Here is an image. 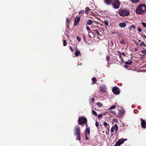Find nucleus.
Masks as SVG:
<instances>
[{"label":"nucleus","instance_id":"nucleus-1","mask_svg":"<svg viewBox=\"0 0 146 146\" xmlns=\"http://www.w3.org/2000/svg\"><path fill=\"white\" fill-rule=\"evenodd\" d=\"M146 10V7L143 4L139 5L136 10V12L138 14H143Z\"/></svg>","mask_w":146,"mask_h":146},{"label":"nucleus","instance_id":"nucleus-2","mask_svg":"<svg viewBox=\"0 0 146 146\" xmlns=\"http://www.w3.org/2000/svg\"><path fill=\"white\" fill-rule=\"evenodd\" d=\"M119 13L120 16L123 17L128 15L129 14V12L127 10L120 9L119 11Z\"/></svg>","mask_w":146,"mask_h":146},{"label":"nucleus","instance_id":"nucleus-3","mask_svg":"<svg viewBox=\"0 0 146 146\" xmlns=\"http://www.w3.org/2000/svg\"><path fill=\"white\" fill-rule=\"evenodd\" d=\"M80 129L79 126L78 125H77L74 129V134L77 136V137L79 141L80 140Z\"/></svg>","mask_w":146,"mask_h":146},{"label":"nucleus","instance_id":"nucleus-4","mask_svg":"<svg viewBox=\"0 0 146 146\" xmlns=\"http://www.w3.org/2000/svg\"><path fill=\"white\" fill-rule=\"evenodd\" d=\"M127 139L121 138L119 139L117 141L115 144L113 146H120V145L123 143L125 141H127Z\"/></svg>","mask_w":146,"mask_h":146},{"label":"nucleus","instance_id":"nucleus-5","mask_svg":"<svg viewBox=\"0 0 146 146\" xmlns=\"http://www.w3.org/2000/svg\"><path fill=\"white\" fill-rule=\"evenodd\" d=\"M78 121L79 125H82L84 123H86L87 122L86 119L84 117L79 118Z\"/></svg>","mask_w":146,"mask_h":146},{"label":"nucleus","instance_id":"nucleus-6","mask_svg":"<svg viewBox=\"0 0 146 146\" xmlns=\"http://www.w3.org/2000/svg\"><path fill=\"white\" fill-rule=\"evenodd\" d=\"M120 4V2L118 0H114V3L113 5L115 8L118 9L119 7Z\"/></svg>","mask_w":146,"mask_h":146},{"label":"nucleus","instance_id":"nucleus-7","mask_svg":"<svg viewBox=\"0 0 146 146\" xmlns=\"http://www.w3.org/2000/svg\"><path fill=\"white\" fill-rule=\"evenodd\" d=\"M112 91L115 95H118L120 93L119 90L117 87H113L112 89Z\"/></svg>","mask_w":146,"mask_h":146},{"label":"nucleus","instance_id":"nucleus-8","mask_svg":"<svg viewBox=\"0 0 146 146\" xmlns=\"http://www.w3.org/2000/svg\"><path fill=\"white\" fill-rule=\"evenodd\" d=\"M80 17H76L74 20V26H76L78 25L80 21Z\"/></svg>","mask_w":146,"mask_h":146},{"label":"nucleus","instance_id":"nucleus-9","mask_svg":"<svg viewBox=\"0 0 146 146\" xmlns=\"http://www.w3.org/2000/svg\"><path fill=\"white\" fill-rule=\"evenodd\" d=\"M141 126L142 128L145 129L146 127V122L142 118H141Z\"/></svg>","mask_w":146,"mask_h":146},{"label":"nucleus","instance_id":"nucleus-10","mask_svg":"<svg viewBox=\"0 0 146 146\" xmlns=\"http://www.w3.org/2000/svg\"><path fill=\"white\" fill-rule=\"evenodd\" d=\"M90 127H87L86 128V129L85 130V134H89L90 133Z\"/></svg>","mask_w":146,"mask_h":146},{"label":"nucleus","instance_id":"nucleus-11","mask_svg":"<svg viewBox=\"0 0 146 146\" xmlns=\"http://www.w3.org/2000/svg\"><path fill=\"white\" fill-rule=\"evenodd\" d=\"M80 51L78 50L77 49H76L75 52V56L78 57L80 55Z\"/></svg>","mask_w":146,"mask_h":146},{"label":"nucleus","instance_id":"nucleus-12","mask_svg":"<svg viewBox=\"0 0 146 146\" xmlns=\"http://www.w3.org/2000/svg\"><path fill=\"white\" fill-rule=\"evenodd\" d=\"M135 27L134 25H131L130 27H129V30L130 31H131L132 30L134 31L135 29Z\"/></svg>","mask_w":146,"mask_h":146},{"label":"nucleus","instance_id":"nucleus-13","mask_svg":"<svg viewBox=\"0 0 146 146\" xmlns=\"http://www.w3.org/2000/svg\"><path fill=\"white\" fill-rule=\"evenodd\" d=\"M93 21L90 19L88 20L86 22V25H91L93 23Z\"/></svg>","mask_w":146,"mask_h":146},{"label":"nucleus","instance_id":"nucleus-14","mask_svg":"<svg viewBox=\"0 0 146 146\" xmlns=\"http://www.w3.org/2000/svg\"><path fill=\"white\" fill-rule=\"evenodd\" d=\"M119 26L121 27H125L126 24L124 22H122L120 23L119 24Z\"/></svg>","mask_w":146,"mask_h":146},{"label":"nucleus","instance_id":"nucleus-15","mask_svg":"<svg viewBox=\"0 0 146 146\" xmlns=\"http://www.w3.org/2000/svg\"><path fill=\"white\" fill-rule=\"evenodd\" d=\"M90 11V9L88 7H86L85 9V13L86 14H88V12Z\"/></svg>","mask_w":146,"mask_h":146},{"label":"nucleus","instance_id":"nucleus-16","mask_svg":"<svg viewBox=\"0 0 146 146\" xmlns=\"http://www.w3.org/2000/svg\"><path fill=\"white\" fill-rule=\"evenodd\" d=\"M105 3L109 5L111 2L112 0H104Z\"/></svg>","mask_w":146,"mask_h":146},{"label":"nucleus","instance_id":"nucleus-17","mask_svg":"<svg viewBox=\"0 0 146 146\" xmlns=\"http://www.w3.org/2000/svg\"><path fill=\"white\" fill-rule=\"evenodd\" d=\"M132 62L131 60H129L128 61L126 62L125 63L127 65H130L132 64Z\"/></svg>","mask_w":146,"mask_h":146},{"label":"nucleus","instance_id":"nucleus-18","mask_svg":"<svg viewBox=\"0 0 146 146\" xmlns=\"http://www.w3.org/2000/svg\"><path fill=\"white\" fill-rule=\"evenodd\" d=\"M114 127V129H115V131L116 133H117V131L118 130V127L117 125L116 124H115L113 126Z\"/></svg>","mask_w":146,"mask_h":146},{"label":"nucleus","instance_id":"nucleus-19","mask_svg":"<svg viewBox=\"0 0 146 146\" xmlns=\"http://www.w3.org/2000/svg\"><path fill=\"white\" fill-rule=\"evenodd\" d=\"M92 83L93 84H95L96 83L97 80L95 78H93L92 79Z\"/></svg>","mask_w":146,"mask_h":146},{"label":"nucleus","instance_id":"nucleus-20","mask_svg":"<svg viewBox=\"0 0 146 146\" xmlns=\"http://www.w3.org/2000/svg\"><path fill=\"white\" fill-rule=\"evenodd\" d=\"M92 113L95 116H97V114L94 110H92Z\"/></svg>","mask_w":146,"mask_h":146},{"label":"nucleus","instance_id":"nucleus-21","mask_svg":"<svg viewBox=\"0 0 146 146\" xmlns=\"http://www.w3.org/2000/svg\"><path fill=\"white\" fill-rule=\"evenodd\" d=\"M86 29L88 30V34H89L90 33H92V32H90V28L88 26H87L86 27Z\"/></svg>","mask_w":146,"mask_h":146},{"label":"nucleus","instance_id":"nucleus-22","mask_svg":"<svg viewBox=\"0 0 146 146\" xmlns=\"http://www.w3.org/2000/svg\"><path fill=\"white\" fill-rule=\"evenodd\" d=\"M106 88H101V89H100V91L102 92H106Z\"/></svg>","mask_w":146,"mask_h":146},{"label":"nucleus","instance_id":"nucleus-23","mask_svg":"<svg viewBox=\"0 0 146 146\" xmlns=\"http://www.w3.org/2000/svg\"><path fill=\"white\" fill-rule=\"evenodd\" d=\"M97 105H98L99 107H101L103 106V104L100 102H98L97 103Z\"/></svg>","mask_w":146,"mask_h":146},{"label":"nucleus","instance_id":"nucleus-24","mask_svg":"<svg viewBox=\"0 0 146 146\" xmlns=\"http://www.w3.org/2000/svg\"><path fill=\"white\" fill-rule=\"evenodd\" d=\"M140 0H131L132 3H135L138 2Z\"/></svg>","mask_w":146,"mask_h":146},{"label":"nucleus","instance_id":"nucleus-25","mask_svg":"<svg viewBox=\"0 0 146 146\" xmlns=\"http://www.w3.org/2000/svg\"><path fill=\"white\" fill-rule=\"evenodd\" d=\"M144 46L145 47H146V44H145L144 43L143 41L142 42L140 45V46Z\"/></svg>","mask_w":146,"mask_h":146},{"label":"nucleus","instance_id":"nucleus-26","mask_svg":"<svg viewBox=\"0 0 146 146\" xmlns=\"http://www.w3.org/2000/svg\"><path fill=\"white\" fill-rule=\"evenodd\" d=\"M63 45L64 46H66L67 45V42H66L65 40H63Z\"/></svg>","mask_w":146,"mask_h":146},{"label":"nucleus","instance_id":"nucleus-27","mask_svg":"<svg viewBox=\"0 0 146 146\" xmlns=\"http://www.w3.org/2000/svg\"><path fill=\"white\" fill-rule=\"evenodd\" d=\"M120 43H121V44H125V42L123 40L121 39V40L120 41Z\"/></svg>","mask_w":146,"mask_h":146},{"label":"nucleus","instance_id":"nucleus-28","mask_svg":"<svg viewBox=\"0 0 146 146\" xmlns=\"http://www.w3.org/2000/svg\"><path fill=\"white\" fill-rule=\"evenodd\" d=\"M114 127L113 126L111 128V133H113L114 132Z\"/></svg>","mask_w":146,"mask_h":146},{"label":"nucleus","instance_id":"nucleus-29","mask_svg":"<svg viewBox=\"0 0 146 146\" xmlns=\"http://www.w3.org/2000/svg\"><path fill=\"white\" fill-rule=\"evenodd\" d=\"M116 107V106H115L113 105L111 106L110 108L109 109L110 110L112 109H115Z\"/></svg>","mask_w":146,"mask_h":146},{"label":"nucleus","instance_id":"nucleus-30","mask_svg":"<svg viewBox=\"0 0 146 146\" xmlns=\"http://www.w3.org/2000/svg\"><path fill=\"white\" fill-rule=\"evenodd\" d=\"M141 52H142V53L144 54H145V55H146V49H144L142 50L141 51Z\"/></svg>","mask_w":146,"mask_h":146},{"label":"nucleus","instance_id":"nucleus-31","mask_svg":"<svg viewBox=\"0 0 146 146\" xmlns=\"http://www.w3.org/2000/svg\"><path fill=\"white\" fill-rule=\"evenodd\" d=\"M104 125L106 127H107L108 126H109V124H108L106 122H104Z\"/></svg>","mask_w":146,"mask_h":146},{"label":"nucleus","instance_id":"nucleus-32","mask_svg":"<svg viewBox=\"0 0 146 146\" xmlns=\"http://www.w3.org/2000/svg\"><path fill=\"white\" fill-rule=\"evenodd\" d=\"M84 13V10H81L79 11L78 13L79 14H82L83 15Z\"/></svg>","mask_w":146,"mask_h":146},{"label":"nucleus","instance_id":"nucleus-33","mask_svg":"<svg viewBox=\"0 0 146 146\" xmlns=\"http://www.w3.org/2000/svg\"><path fill=\"white\" fill-rule=\"evenodd\" d=\"M103 114L102 113H100L98 115V118H100L103 116Z\"/></svg>","mask_w":146,"mask_h":146},{"label":"nucleus","instance_id":"nucleus-34","mask_svg":"<svg viewBox=\"0 0 146 146\" xmlns=\"http://www.w3.org/2000/svg\"><path fill=\"white\" fill-rule=\"evenodd\" d=\"M106 60L107 61H110V57L109 56H107L106 57Z\"/></svg>","mask_w":146,"mask_h":146},{"label":"nucleus","instance_id":"nucleus-35","mask_svg":"<svg viewBox=\"0 0 146 146\" xmlns=\"http://www.w3.org/2000/svg\"><path fill=\"white\" fill-rule=\"evenodd\" d=\"M124 113V111L121 110L120 112V115H122Z\"/></svg>","mask_w":146,"mask_h":146},{"label":"nucleus","instance_id":"nucleus-36","mask_svg":"<svg viewBox=\"0 0 146 146\" xmlns=\"http://www.w3.org/2000/svg\"><path fill=\"white\" fill-rule=\"evenodd\" d=\"M142 25L144 27H146V24L144 22H142Z\"/></svg>","mask_w":146,"mask_h":146},{"label":"nucleus","instance_id":"nucleus-37","mask_svg":"<svg viewBox=\"0 0 146 146\" xmlns=\"http://www.w3.org/2000/svg\"><path fill=\"white\" fill-rule=\"evenodd\" d=\"M76 38L79 41H80L81 39L78 36H77Z\"/></svg>","mask_w":146,"mask_h":146},{"label":"nucleus","instance_id":"nucleus-38","mask_svg":"<svg viewBox=\"0 0 146 146\" xmlns=\"http://www.w3.org/2000/svg\"><path fill=\"white\" fill-rule=\"evenodd\" d=\"M69 48L70 49V50H71V51H72V52H73L74 51V50L73 49V48L70 46H69Z\"/></svg>","mask_w":146,"mask_h":146},{"label":"nucleus","instance_id":"nucleus-39","mask_svg":"<svg viewBox=\"0 0 146 146\" xmlns=\"http://www.w3.org/2000/svg\"><path fill=\"white\" fill-rule=\"evenodd\" d=\"M94 32H96L98 35H99V33L98 32V31L97 30H94Z\"/></svg>","mask_w":146,"mask_h":146},{"label":"nucleus","instance_id":"nucleus-40","mask_svg":"<svg viewBox=\"0 0 146 146\" xmlns=\"http://www.w3.org/2000/svg\"><path fill=\"white\" fill-rule=\"evenodd\" d=\"M104 23L107 26L108 25V22L106 21H104Z\"/></svg>","mask_w":146,"mask_h":146},{"label":"nucleus","instance_id":"nucleus-41","mask_svg":"<svg viewBox=\"0 0 146 146\" xmlns=\"http://www.w3.org/2000/svg\"><path fill=\"white\" fill-rule=\"evenodd\" d=\"M96 125L97 127H98L99 125V123L97 121L96 122Z\"/></svg>","mask_w":146,"mask_h":146},{"label":"nucleus","instance_id":"nucleus-42","mask_svg":"<svg viewBox=\"0 0 146 146\" xmlns=\"http://www.w3.org/2000/svg\"><path fill=\"white\" fill-rule=\"evenodd\" d=\"M138 30L139 32H141V31L142 30L141 28H139L138 29Z\"/></svg>","mask_w":146,"mask_h":146},{"label":"nucleus","instance_id":"nucleus-43","mask_svg":"<svg viewBox=\"0 0 146 146\" xmlns=\"http://www.w3.org/2000/svg\"><path fill=\"white\" fill-rule=\"evenodd\" d=\"M85 137L86 139V140H89L88 138L87 137V135L86 134H85Z\"/></svg>","mask_w":146,"mask_h":146},{"label":"nucleus","instance_id":"nucleus-44","mask_svg":"<svg viewBox=\"0 0 146 146\" xmlns=\"http://www.w3.org/2000/svg\"><path fill=\"white\" fill-rule=\"evenodd\" d=\"M91 101L92 102H94L95 101V99L94 98H92L91 99Z\"/></svg>","mask_w":146,"mask_h":146},{"label":"nucleus","instance_id":"nucleus-45","mask_svg":"<svg viewBox=\"0 0 146 146\" xmlns=\"http://www.w3.org/2000/svg\"><path fill=\"white\" fill-rule=\"evenodd\" d=\"M121 55H122L123 56H125V53L124 52H122V53H121Z\"/></svg>","mask_w":146,"mask_h":146},{"label":"nucleus","instance_id":"nucleus-46","mask_svg":"<svg viewBox=\"0 0 146 146\" xmlns=\"http://www.w3.org/2000/svg\"><path fill=\"white\" fill-rule=\"evenodd\" d=\"M124 67L125 68H127L128 67V66L127 65H124Z\"/></svg>","mask_w":146,"mask_h":146},{"label":"nucleus","instance_id":"nucleus-47","mask_svg":"<svg viewBox=\"0 0 146 146\" xmlns=\"http://www.w3.org/2000/svg\"><path fill=\"white\" fill-rule=\"evenodd\" d=\"M68 18H67L66 19V23H68Z\"/></svg>","mask_w":146,"mask_h":146},{"label":"nucleus","instance_id":"nucleus-48","mask_svg":"<svg viewBox=\"0 0 146 146\" xmlns=\"http://www.w3.org/2000/svg\"><path fill=\"white\" fill-rule=\"evenodd\" d=\"M84 40H86V37L85 36H84Z\"/></svg>","mask_w":146,"mask_h":146},{"label":"nucleus","instance_id":"nucleus-49","mask_svg":"<svg viewBox=\"0 0 146 146\" xmlns=\"http://www.w3.org/2000/svg\"><path fill=\"white\" fill-rule=\"evenodd\" d=\"M121 53L119 54V56L120 57H121Z\"/></svg>","mask_w":146,"mask_h":146},{"label":"nucleus","instance_id":"nucleus-50","mask_svg":"<svg viewBox=\"0 0 146 146\" xmlns=\"http://www.w3.org/2000/svg\"><path fill=\"white\" fill-rule=\"evenodd\" d=\"M143 37L146 38V36L145 35H143Z\"/></svg>","mask_w":146,"mask_h":146},{"label":"nucleus","instance_id":"nucleus-51","mask_svg":"<svg viewBox=\"0 0 146 146\" xmlns=\"http://www.w3.org/2000/svg\"><path fill=\"white\" fill-rule=\"evenodd\" d=\"M106 114V113H103V115H104Z\"/></svg>","mask_w":146,"mask_h":146},{"label":"nucleus","instance_id":"nucleus-52","mask_svg":"<svg viewBox=\"0 0 146 146\" xmlns=\"http://www.w3.org/2000/svg\"><path fill=\"white\" fill-rule=\"evenodd\" d=\"M86 127H88V125L87 124L86 125Z\"/></svg>","mask_w":146,"mask_h":146},{"label":"nucleus","instance_id":"nucleus-53","mask_svg":"<svg viewBox=\"0 0 146 146\" xmlns=\"http://www.w3.org/2000/svg\"><path fill=\"white\" fill-rule=\"evenodd\" d=\"M135 50H137V49H136V48H135Z\"/></svg>","mask_w":146,"mask_h":146},{"label":"nucleus","instance_id":"nucleus-54","mask_svg":"<svg viewBox=\"0 0 146 146\" xmlns=\"http://www.w3.org/2000/svg\"><path fill=\"white\" fill-rule=\"evenodd\" d=\"M145 66H146V64H145Z\"/></svg>","mask_w":146,"mask_h":146}]
</instances>
